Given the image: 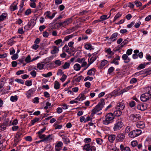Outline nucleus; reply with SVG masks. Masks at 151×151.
Wrapping results in <instances>:
<instances>
[{"label":"nucleus","instance_id":"b1692460","mask_svg":"<svg viewBox=\"0 0 151 151\" xmlns=\"http://www.w3.org/2000/svg\"><path fill=\"white\" fill-rule=\"evenodd\" d=\"M59 50L58 48L55 46L53 47V49L51 51V54H54L58 52Z\"/></svg>","mask_w":151,"mask_h":151},{"label":"nucleus","instance_id":"c756f323","mask_svg":"<svg viewBox=\"0 0 151 151\" xmlns=\"http://www.w3.org/2000/svg\"><path fill=\"white\" fill-rule=\"evenodd\" d=\"M58 123L56 122L54 124V126L55 127V129H61L62 127V125H58Z\"/></svg>","mask_w":151,"mask_h":151},{"label":"nucleus","instance_id":"338daca9","mask_svg":"<svg viewBox=\"0 0 151 151\" xmlns=\"http://www.w3.org/2000/svg\"><path fill=\"white\" fill-rule=\"evenodd\" d=\"M122 15L119 13H117L115 16L114 17V21H115L117 19H118L119 18L121 17Z\"/></svg>","mask_w":151,"mask_h":151},{"label":"nucleus","instance_id":"680f3d73","mask_svg":"<svg viewBox=\"0 0 151 151\" xmlns=\"http://www.w3.org/2000/svg\"><path fill=\"white\" fill-rule=\"evenodd\" d=\"M63 145V143L59 141L58 142L57 145H55V147H61Z\"/></svg>","mask_w":151,"mask_h":151},{"label":"nucleus","instance_id":"f257e3e1","mask_svg":"<svg viewBox=\"0 0 151 151\" xmlns=\"http://www.w3.org/2000/svg\"><path fill=\"white\" fill-rule=\"evenodd\" d=\"M105 104L104 99H101L100 101L98 104L92 110V113L91 114V116L92 117H93L95 114L101 110L103 108Z\"/></svg>","mask_w":151,"mask_h":151},{"label":"nucleus","instance_id":"1a4fd4ad","mask_svg":"<svg viewBox=\"0 0 151 151\" xmlns=\"http://www.w3.org/2000/svg\"><path fill=\"white\" fill-rule=\"evenodd\" d=\"M122 58L124 60V62L125 63H128L130 60V59L128 57L127 54H124L122 55Z\"/></svg>","mask_w":151,"mask_h":151},{"label":"nucleus","instance_id":"a878e982","mask_svg":"<svg viewBox=\"0 0 151 151\" xmlns=\"http://www.w3.org/2000/svg\"><path fill=\"white\" fill-rule=\"evenodd\" d=\"M105 52L107 53L109 55H111V54H114L111 50L110 48H106L105 50Z\"/></svg>","mask_w":151,"mask_h":151},{"label":"nucleus","instance_id":"e433bc0d","mask_svg":"<svg viewBox=\"0 0 151 151\" xmlns=\"http://www.w3.org/2000/svg\"><path fill=\"white\" fill-rule=\"evenodd\" d=\"M53 62L57 66H60L62 64V61L59 60H57Z\"/></svg>","mask_w":151,"mask_h":151},{"label":"nucleus","instance_id":"3c124183","mask_svg":"<svg viewBox=\"0 0 151 151\" xmlns=\"http://www.w3.org/2000/svg\"><path fill=\"white\" fill-rule=\"evenodd\" d=\"M129 105L131 107H134L135 105V103L134 101H131L129 104Z\"/></svg>","mask_w":151,"mask_h":151},{"label":"nucleus","instance_id":"ddd939ff","mask_svg":"<svg viewBox=\"0 0 151 151\" xmlns=\"http://www.w3.org/2000/svg\"><path fill=\"white\" fill-rule=\"evenodd\" d=\"M46 14V17L50 19H52L55 17L56 13L54 12L52 14L51 16H50L51 12L50 11H47L45 13Z\"/></svg>","mask_w":151,"mask_h":151},{"label":"nucleus","instance_id":"9b49d317","mask_svg":"<svg viewBox=\"0 0 151 151\" xmlns=\"http://www.w3.org/2000/svg\"><path fill=\"white\" fill-rule=\"evenodd\" d=\"M136 125L138 128L143 129L145 128V124L143 122L139 121L136 124Z\"/></svg>","mask_w":151,"mask_h":151},{"label":"nucleus","instance_id":"a19ab883","mask_svg":"<svg viewBox=\"0 0 151 151\" xmlns=\"http://www.w3.org/2000/svg\"><path fill=\"white\" fill-rule=\"evenodd\" d=\"M52 75V73L51 72H49L47 74H42V76L45 77L47 78L51 76Z\"/></svg>","mask_w":151,"mask_h":151},{"label":"nucleus","instance_id":"bf43d9fd","mask_svg":"<svg viewBox=\"0 0 151 151\" xmlns=\"http://www.w3.org/2000/svg\"><path fill=\"white\" fill-rule=\"evenodd\" d=\"M6 126L3 124L0 126V131L4 130L6 128Z\"/></svg>","mask_w":151,"mask_h":151},{"label":"nucleus","instance_id":"7c9ffc66","mask_svg":"<svg viewBox=\"0 0 151 151\" xmlns=\"http://www.w3.org/2000/svg\"><path fill=\"white\" fill-rule=\"evenodd\" d=\"M110 15L108 17H107V16L106 15H104L101 16L100 17V20H101V22L108 19L110 17Z\"/></svg>","mask_w":151,"mask_h":151},{"label":"nucleus","instance_id":"4468645a","mask_svg":"<svg viewBox=\"0 0 151 151\" xmlns=\"http://www.w3.org/2000/svg\"><path fill=\"white\" fill-rule=\"evenodd\" d=\"M86 97L82 93L79 94L76 99L78 101H83L86 99Z\"/></svg>","mask_w":151,"mask_h":151},{"label":"nucleus","instance_id":"ea45409f","mask_svg":"<svg viewBox=\"0 0 151 151\" xmlns=\"http://www.w3.org/2000/svg\"><path fill=\"white\" fill-rule=\"evenodd\" d=\"M107 63V61L106 60H104L102 61L100 64L101 68H103Z\"/></svg>","mask_w":151,"mask_h":151},{"label":"nucleus","instance_id":"72a5a7b5","mask_svg":"<svg viewBox=\"0 0 151 151\" xmlns=\"http://www.w3.org/2000/svg\"><path fill=\"white\" fill-rule=\"evenodd\" d=\"M11 122V121H10L8 119H6L3 123V124L6 126H8L9 123Z\"/></svg>","mask_w":151,"mask_h":151},{"label":"nucleus","instance_id":"f704fd0d","mask_svg":"<svg viewBox=\"0 0 151 151\" xmlns=\"http://www.w3.org/2000/svg\"><path fill=\"white\" fill-rule=\"evenodd\" d=\"M112 95L113 96H117L121 94V92L119 93L118 91L115 90L112 93Z\"/></svg>","mask_w":151,"mask_h":151},{"label":"nucleus","instance_id":"6e6552de","mask_svg":"<svg viewBox=\"0 0 151 151\" xmlns=\"http://www.w3.org/2000/svg\"><path fill=\"white\" fill-rule=\"evenodd\" d=\"M125 107L124 104L122 102L119 103L117 104L116 109L119 110L121 111L123 110Z\"/></svg>","mask_w":151,"mask_h":151},{"label":"nucleus","instance_id":"aec40b11","mask_svg":"<svg viewBox=\"0 0 151 151\" xmlns=\"http://www.w3.org/2000/svg\"><path fill=\"white\" fill-rule=\"evenodd\" d=\"M84 47L86 49L90 50L93 49L91 44L90 43H87L86 44L84 45Z\"/></svg>","mask_w":151,"mask_h":151},{"label":"nucleus","instance_id":"473e14b6","mask_svg":"<svg viewBox=\"0 0 151 151\" xmlns=\"http://www.w3.org/2000/svg\"><path fill=\"white\" fill-rule=\"evenodd\" d=\"M69 49H70L69 48L68 46L66 44H65L63 48V50L64 51L67 52H69Z\"/></svg>","mask_w":151,"mask_h":151},{"label":"nucleus","instance_id":"774afa93","mask_svg":"<svg viewBox=\"0 0 151 151\" xmlns=\"http://www.w3.org/2000/svg\"><path fill=\"white\" fill-rule=\"evenodd\" d=\"M147 92L146 93H148L150 96H151V87H148L147 88Z\"/></svg>","mask_w":151,"mask_h":151},{"label":"nucleus","instance_id":"4c0bfd02","mask_svg":"<svg viewBox=\"0 0 151 151\" xmlns=\"http://www.w3.org/2000/svg\"><path fill=\"white\" fill-rule=\"evenodd\" d=\"M6 17V14L5 13H3L0 16V22L4 20Z\"/></svg>","mask_w":151,"mask_h":151},{"label":"nucleus","instance_id":"5701e85b","mask_svg":"<svg viewBox=\"0 0 151 151\" xmlns=\"http://www.w3.org/2000/svg\"><path fill=\"white\" fill-rule=\"evenodd\" d=\"M131 40L129 38H127L125 39L121 43V47H122L124 45L128 43V42H129Z\"/></svg>","mask_w":151,"mask_h":151},{"label":"nucleus","instance_id":"f03ea898","mask_svg":"<svg viewBox=\"0 0 151 151\" xmlns=\"http://www.w3.org/2000/svg\"><path fill=\"white\" fill-rule=\"evenodd\" d=\"M105 117V119L103 121V123L105 125H107L112 123L114 119L113 114L111 113L107 114Z\"/></svg>","mask_w":151,"mask_h":151},{"label":"nucleus","instance_id":"69168bd1","mask_svg":"<svg viewBox=\"0 0 151 151\" xmlns=\"http://www.w3.org/2000/svg\"><path fill=\"white\" fill-rule=\"evenodd\" d=\"M18 55L17 53H16L12 57V59L13 60H16L18 58Z\"/></svg>","mask_w":151,"mask_h":151},{"label":"nucleus","instance_id":"4be33fe9","mask_svg":"<svg viewBox=\"0 0 151 151\" xmlns=\"http://www.w3.org/2000/svg\"><path fill=\"white\" fill-rule=\"evenodd\" d=\"M70 65V63L65 62L63 65L61 67L63 69H65L69 68Z\"/></svg>","mask_w":151,"mask_h":151},{"label":"nucleus","instance_id":"cd10ccee","mask_svg":"<svg viewBox=\"0 0 151 151\" xmlns=\"http://www.w3.org/2000/svg\"><path fill=\"white\" fill-rule=\"evenodd\" d=\"M54 88L56 89H58L60 88L59 83L57 81H55V82Z\"/></svg>","mask_w":151,"mask_h":151},{"label":"nucleus","instance_id":"39448f33","mask_svg":"<svg viewBox=\"0 0 151 151\" xmlns=\"http://www.w3.org/2000/svg\"><path fill=\"white\" fill-rule=\"evenodd\" d=\"M151 98V96L146 93L142 94L140 96V99L143 102H146Z\"/></svg>","mask_w":151,"mask_h":151},{"label":"nucleus","instance_id":"393cba45","mask_svg":"<svg viewBox=\"0 0 151 151\" xmlns=\"http://www.w3.org/2000/svg\"><path fill=\"white\" fill-rule=\"evenodd\" d=\"M74 36V35L73 34H71L66 36L64 38V40H63V42L68 41L70 39L72 38Z\"/></svg>","mask_w":151,"mask_h":151},{"label":"nucleus","instance_id":"37998d69","mask_svg":"<svg viewBox=\"0 0 151 151\" xmlns=\"http://www.w3.org/2000/svg\"><path fill=\"white\" fill-rule=\"evenodd\" d=\"M31 60L30 56L29 55L25 59V61L27 63L31 62Z\"/></svg>","mask_w":151,"mask_h":151},{"label":"nucleus","instance_id":"58836bf2","mask_svg":"<svg viewBox=\"0 0 151 151\" xmlns=\"http://www.w3.org/2000/svg\"><path fill=\"white\" fill-rule=\"evenodd\" d=\"M40 119V118H35L34 119L31 120V125H34L35 122H38V121H39Z\"/></svg>","mask_w":151,"mask_h":151},{"label":"nucleus","instance_id":"6ab92c4d","mask_svg":"<svg viewBox=\"0 0 151 151\" xmlns=\"http://www.w3.org/2000/svg\"><path fill=\"white\" fill-rule=\"evenodd\" d=\"M116 138V136L114 134H111L108 137V139L110 142L112 143L115 139Z\"/></svg>","mask_w":151,"mask_h":151},{"label":"nucleus","instance_id":"0e129e2a","mask_svg":"<svg viewBox=\"0 0 151 151\" xmlns=\"http://www.w3.org/2000/svg\"><path fill=\"white\" fill-rule=\"evenodd\" d=\"M45 129L46 128L45 127L43 129H41L39 132H37V133L38 134H40L43 133L45 131Z\"/></svg>","mask_w":151,"mask_h":151},{"label":"nucleus","instance_id":"9d476101","mask_svg":"<svg viewBox=\"0 0 151 151\" xmlns=\"http://www.w3.org/2000/svg\"><path fill=\"white\" fill-rule=\"evenodd\" d=\"M118 33L117 32H115L113 33L110 37L109 39L111 40L112 42L115 41L117 39L116 37L118 36Z\"/></svg>","mask_w":151,"mask_h":151},{"label":"nucleus","instance_id":"20e7f679","mask_svg":"<svg viewBox=\"0 0 151 151\" xmlns=\"http://www.w3.org/2000/svg\"><path fill=\"white\" fill-rule=\"evenodd\" d=\"M141 133L142 131L140 129L134 130L129 133V136L131 138H134L139 136Z\"/></svg>","mask_w":151,"mask_h":151},{"label":"nucleus","instance_id":"4d7b16f0","mask_svg":"<svg viewBox=\"0 0 151 151\" xmlns=\"http://www.w3.org/2000/svg\"><path fill=\"white\" fill-rule=\"evenodd\" d=\"M22 134L19 132H17V134L15 136V138H16L17 140H19L20 138V136L22 135Z\"/></svg>","mask_w":151,"mask_h":151},{"label":"nucleus","instance_id":"052dcab7","mask_svg":"<svg viewBox=\"0 0 151 151\" xmlns=\"http://www.w3.org/2000/svg\"><path fill=\"white\" fill-rule=\"evenodd\" d=\"M30 74L32 77H35L36 76L37 73L35 71L33 70L30 72Z\"/></svg>","mask_w":151,"mask_h":151},{"label":"nucleus","instance_id":"8fccbe9b","mask_svg":"<svg viewBox=\"0 0 151 151\" xmlns=\"http://www.w3.org/2000/svg\"><path fill=\"white\" fill-rule=\"evenodd\" d=\"M85 60V58H78L77 59V61L79 63H82Z\"/></svg>","mask_w":151,"mask_h":151},{"label":"nucleus","instance_id":"de8ad7c7","mask_svg":"<svg viewBox=\"0 0 151 151\" xmlns=\"http://www.w3.org/2000/svg\"><path fill=\"white\" fill-rule=\"evenodd\" d=\"M67 77V76L65 74H63L62 77L60 79V80L62 82H63L66 79Z\"/></svg>","mask_w":151,"mask_h":151},{"label":"nucleus","instance_id":"2eb2a0df","mask_svg":"<svg viewBox=\"0 0 151 151\" xmlns=\"http://www.w3.org/2000/svg\"><path fill=\"white\" fill-rule=\"evenodd\" d=\"M17 3L15 4V2H14L10 6V9L12 11H14L16 10L17 9Z\"/></svg>","mask_w":151,"mask_h":151},{"label":"nucleus","instance_id":"13d9d810","mask_svg":"<svg viewBox=\"0 0 151 151\" xmlns=\"http://www.w3.org/2000/svg\"><path fill=\"white\" fill-rule=\"evenodd\" d=\"M91 148V146L89 144L85 145L83 147V149L86 150Z\"/></svg>","mask_w":151,"mask_h":151},{"label":"nucleus","instance_id":"f8f14e48","mask_svg":"<svg viewBox=\"0 0 151 151\" xmlns=\"http://www.w3.org/2000/svg\"><path fill=\"white\" fill-rule=\"evenodd\" d=\"M120 147L121 151H131V150L129 147L127 146L125 147L122 144L120 145Z\"/></svg>","mask_w":151,"mask_h":151},{"label":"nucleus","instance_id":"f3484780","mask_svg":"<svg viewBox=\"0 0 151 151\" xmlns=\"http://www.w3.org/2000/svg\"><path fill=\"white\" fill-rule=\"evenodd\" d=\"M72 17L66 19L64 22H63L64 26L65 27L67 25H68L69 24L71 23L72 22Z\"/></svg>","mask_w":151,"mask_h":151},{"label":"nucleus","instance_id":"2f4dec72","mask_svg":"<svg viewBox=\"0 0 151 151\" xmlns=\"http://www.w3.org/2000/svg\"><path fill=\"white\" fill-rule=\"evenodd\" d=\"M96 59V56L93 55L90 59L89 60V61L92 63Z\"/></svg>","mask_w":151,"mask_h":151},{"label":"nucleus","instance_id":"7ed1b4c3","mask_svg":"<svg viewBox=\"0 0 151 151\" xmlns=\"http://www.w3.org/2000/svg\"><path fill=\"white\" fill-rule=\"evenodd\" d=\"M124 124L121 120H117L114 124L113 130L114 131H117L120 130L124 126Z\"/></svg>","mask_w":151,"mask_h":151},{"label":"nucleus","instance_id":"09e8293b","mask_svg":"<svg viewBox=\"0 0 151 151\" xmlns=\"http://www.w3.org/2000/svg\"><path fill=\"white\" fill-rule=\"evenodd\" d=\"M32 81L31 80L27 81L25 83V84L27 86H30L32 85Z\"/></svg>","mask_w":151,"mask_h":151},{"label":"nucleus","instance_id":"dca6fc26","mask_svg":"<svg viewBox=\"0 0 151 151\" xmlns=\"http://www.w3.org/2000/svg\"><path fill=\"white\" fill-rule=\"evenodd\" d=\"M95 71L96 70L95 68H92L88 71L87 74L89 76L94 75L95 74Z\"/></svg>","mask_w":151,"mask_h":151},{"label":"nucleus","instance_id":"603ef678","mask_svg":"<svg viewBox=\"0 0 151 151\" xmlns=\"http://www.w3.org/2000/svg\"><path fill=\"white\" fill-rule=\"evenodd\" d=\"M96 141L98 144L101 145L102 143L103 140L100 138H97Z\"/></svg>","mask_w":151,"mask_h":151},{"label":"nucleus","instance_id":"bb28decb","mask_svg":"<svg viewBox=\"0 0 151 151\" xmlns=\"http://www.w3.org/2000/svg\"><path fill=\"white\" fill-rule=\"evenodd\" d=\"M81 67V66L79 64L76 63L74 65V68L75 70L78 71L80 69Z\"/></svg>","mask_w":151,"mask_h":151},{"label":"nucleus","instance_id":"79ce46f5","mask_svg":"<svg viewBox=\"0 0 151 151\" xmlns=\"http://www.w3.org/2000/svg\"><path fill=\"white\" fill-rule=\"evenodd\" d=\"M14 38V37H13L11 39H10L7 42L8 45H10V46H12L13 45L14 42V41L13 39Z\"/></svg>","mask_w":151,"mask_h":151},{"label":"nucleus","instance_id":"864d4df0","mask_svg":"<svg viewBox=\"0 0 151 151\" xmlns=\"http://www.w3.org/2000/svg\"><path fill=\"white\" fill-rule=\"evenodd\" d=\"M132 51L133 50L132 49H129L127 50L126 52V54L128 55H131L132 53Z\"/></svg>","mask_w":151,"mask_h":151},{"label":"nucleus","instance_id":"c03bdc74","mask_svg":"<svg viewBox=\"0 0 151 151\" xmlns=\"http://www.w3.org/2000/svg\"><path fill=\"white\" fill-rule=\"evenodd\" d=\"M44 65L41 63H38L37 64V67L40 70H42L43 68Z\"/></svg>","mask_w":151,"mask_h":151},{"label":"nucleus","instance_id":"423d86ee","mask_svg":"<svg viewBox=\"0 0 151 151\" xmlns=\"http://www.w3.org/2000/svg\"><path fill=\"white\" fill-rule=\"evenodd\" d=\"M124 134L123 133L118 134L116 137V140L117 142H122L124 139Z\"/></svg>","mask_w":151,"mask_h":151},{"label":"nucleus","instance_id":"a18cd8bd","mask_svg":"<svg viewBox=\"0 0 151 151\" xmlns=\"http://www.w3.org/2000/svg\"><path fill=\"white\" fill-rule=\"evenodd\" d=\"M15 81L17 82V83L22 84L24 83V81L22 79L16 78L15 79Z\"/></svg>","mask_w":151,"mask_h":151},{"label":"nucleus","instance_id":"c9c22d12","mask_svg":"<svg viewBox=\"0 0 151 151\" xmlns=\"http://www.w3.org/2000/svg\"><path fill=\"white\" fill-rule=\"evenodd\" d=\"M10 100L12 102L16 101L17 100L18 98L17 96H12L11 97Z\"/></svg>","mask_w":151,"mask_h":151},{"label":"nucleus","instance_id":"412c9836","mask_svg":"<svg viewBox=\"0 0 151 151\" xmlns=\"http://www.w3.org/2000/svg\"><path fill=\"white\" fill-rule=\"evenodd\" d=\"M122 112L119 110L116 109L114 112V116L117 117L121 115L122 114Z\"/></svg>","mask_w":151,"mask_h":151},{"label":"nucleus","instance_id":"a211bd4d","mask_svg":"<svg viewBox=\"0 0 151 151\" xmlns=\"http://www.w3.org/2000/svg\"><path fill=\"white\" fill-rule=\"evenodd\" d=\"M36 23V22L34 20H31L29 21L27 24L29 25L31 29L35 25Z\"/></svg>","mask_w":151,"mask_h":151},{"label":"nucleus","instance_id":"6e6d98bb","mask_svg":"<svg viewBox=\"0 0 151 151\" xmlns=\"http://www.w3.org/2000/svg\"><path fill=\"white\" fill-rule=\"evenodd\" d=\"M83 78V76H80L78 77V78H75V81L77 82H79Z\"/></svg>","mask_w":151,"mask_h":151},{"label":"nucleus","instance_id":"5fc2aeb1","mask_svg":"<svg viewBox=\"0 0 151 151\" xmlns=\"http://www.w3.org/2000/svg\"><path fill=\"white\" fill-rule=\"evenodd\" d=\"M135 2V5L137 7H139L142 5V3L139 1H136Z\"/></svg>","mask_w":151,"mask_h":151},{"label":"nucleus","instance_id":"49530a36","mask_svg":"<svg viewBox=\"0 0 151 151\" xmlns=\"http://www.w3.org/2000/svg\"><path fill=\"white\" fill-rule=\"evenodd\" d=\"M63 139L64 142L67 144V143H70V141L69 139L67 138H65V137L63 138Z\"/></svg>","mask_w":151,"mask_h":151},{"label":"nucleus","instance_id":"c85d7f7f","mask_svg":"<svg viewBox=\"0 0 151 151\" xmlns=\"http://www.w3.org/2000/svg\"><path fill=\"white\" fill-rule=\"evenodd\" d=\"M53 57L52 56L49 57L47 58L44 60V62L46 63H49L51 60L53 59Z\"/></svg>","mask_w":151,"mask_h":151},{"label":"nucleus","instance_id":"e2e57ef3","mask_svg":"<svg viewBox=\"0 0 151 151\" xmlns=\"http://www.w3.org/2000/svg\"><path fill=\"white\" fill-rule=\"evenodd\" d=\"M114 68L113 67H111L109 68L108 72L109 74H110L114 71Z\"/></svg>","mask_w":151,"mask_h":151},{"label":"nucleus","instance_id":"0eeeda50","mask_svg":"<svg viewBox=\"0 0 151 151\" xmlns=\"http://www.w3.org/2000/svg\"><path fill=\"white\" fill-rule=\"evenodd\" d=\"M52 136V134H49L44 139L39 141H36L35 142V143L37 144L41 142H44L45 141H48V140H52V138L51 137Z\"/></svg>","mask_w":151,"mask_h":151}]
</instances>
